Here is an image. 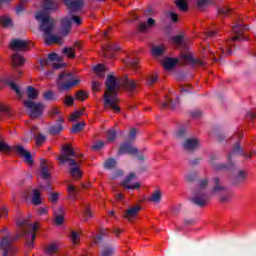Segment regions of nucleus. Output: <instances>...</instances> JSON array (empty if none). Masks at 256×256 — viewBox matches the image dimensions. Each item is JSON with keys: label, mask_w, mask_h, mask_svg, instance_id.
I'll return each mask as SVG.
<instances>
[{"label": "nucleus", "mask_w": 256, "mask_h": 256, "mask_svg": "<svg viewBox=\"0 0 256 256\" xmlns=\"http://www.w3.org/2000/svg\"><path fill=\"white\" fill-rule=\"evenodd\" d=\"M17 226L20 228V233L15 238L8 234L6 237H2L0 241V249L3 251V256H15L17 255V247L13 245V241H16L18 237H25L26 247L33 249L35 245V239L37 237V231H39V222L30 223L27 219L20 218L17 220Z\"/></svg>", "instance_id": "1"}, {"label": "nucleus", "mask_w": 256, "mask_h": 256, "mask_svg": "<svg viewBox=\"0 0 256 256\" xmlns=\"http://www.w3.org/2000/svg\"><path fill=\"white\" fill-rule=\"evenodd\" d=\"M212 184L213 187L209 190V180L207 178L199 180L198 186L191 197V201L194 205H198V207H205V205L209 203V199H211L209 195H213L215 193L220 195L221 203H227V201L231 199L233 192L223 187L219 178H214L212 180Z\"/></svg>", "instance_id": "2"}, {"label": "nucleus", "mask_w": 256, "mask_h": 256, "mask_svg": "<svg viewBox=\"0 0 256 256\" xmlns=\"http://www.w3.org/2000/svg\"><path fill=\"white\" fill-rule=\"evenodd\" d=\"M105 85L106 92L104 94V105L105 107H110L114 113H119L121 108L117 106V103H119L117 93H119L121 89H126V91H135L138 84L127 76H124L122 79H117L115 76L109 75L106 78Z\"/></svg>", "instance_id": "3"}, {"label": "nucleus", "mask_w": 256, "mask_h": 256, "mask_svg": "<svg viewBox=\"0 0 256 256\" xmlns=\"http://www.w3.org/2000/svg\"><path fill=\"white\" fill-rule=\"evenodd\" d=\"M59 7V4L55 0H44L43 9L44 11L36 14V20L39 21L40 31L44 32V43L45 45H63V38L53 35V29L55 27V21L49 16L47 11H55Z\"/></svg>", "instance_id": "4"}, {"label": "nucleus", "mask_w": 256, "mask_h": 256, "mask_svg": "<svg viewBox=\"0 0 256 256\" xmlns=\"http://www.w3.org/2000/svg\"><path fill=\"white\" fill-rule=\"evenodd\" d=\"M240 20H237L235 24L232 26V32L236 34V36L231 37L228 39L224 44H220L216 51L209 50L210 55L212 57V61L217 62L219 61L218 57H227V55H232L233 50L232 48L235 47L236 41H247L249 40V36L247 32L249 31V27L245 25L243 22V18L239 17Z\"/></svg>", "instance_id": "5"}, {"label": "nucleus", "mask_w": 256, "mask_h": 256, "mask_svg": "<svg viewBox=\"0 0 256 256\" xmlns=\"http://www.w3.org/2000/svg\"><path fill=\"white\" fill-rule=\"evenodd\" d=\"M58 161L63 164L70 161V175L73 179H81L83 172L81 171V163L83 162V155L74 150L71 145H65L62 148V153L58 157Z\"/></svg>", "instance_id": "6"}, {"label": "nucleus", "mask_w": 256, "mask_h": 256, "mask_svg": "<svg viewBox=\"0 0 256 256\" xmlns=\"http://www.w3.org/2000/svg\"><path fill=\"white\" fill-rule=\"evenodd\" d=\"M81 80H79V77H77L75 74L71 72H63L58 77L57 83H58V89L60 91H69V89H72V87H76V85H79Z\"/></svg>", "instance_id": "7"}, {"label": "nucleus", "mask_w": 256, "mask_h": 256, "mask_svg": "<svg viewBox=\"0 0 256 256\" xmlns=\"http://www.w3.org/2000/svg\"><path fill=\"white\" fill-rule=\"evenodd\" d=\"M0 151H4L5 153H9L10 151H15L24 160V163L27 165H33V156H31V152L25 150V148L21 145H16L14 147L8 146L7 143L0 141Z\"/></svg>", "instance_id": "8"}, {"label": "nucleus", "mask_w": 256, "mask_h": 256, "mask_svg": "<svg viewBox=\"0 0 256 256\" xmlns=\"http://www.w3.org/2000/svg\"><path fill=\"white\" fill-rule=\"evenodd\" d=\"M51 171H53V162L42 159L40 161V177H42L46 183L45 185L40 184V190L47 189L48 191H51V184L49 183V180L51 179Z\"/></svg>", "instance_id": "9"}, {"label": "nucleus", "mask_w": 256, "mask_h": 256, "mask_svg": "<svg viewBox=\"0 0 256 256\" xmlns=\"http://www.w3.org/2000/svg\"><path fill=\"white\" fill-rule=\"evenodd\" d=\"M22 71H18V75H12V76H4L0 79V89H3L4 87H10L12 91H15L18 99H21L23 97V93H21V90L19 89V86L15 84L14 81H17L19 77L22 75Z\"/></svg>", "instance_id": "10"}, {"label": "nucleus", "mask_w": 256, "mask_h": 256, "mask_svg": "<svg viewBox=\"0 0 256 256\" xmlns=\"http://www.w3.org/2000/svg\"><path fill=\"white\" fill-rule=\"evenodd\" d=\"M40 65L41 67H49V65H52L53 69H61V67H63V58L53 52L48 55V58H42Z\"/></svg>", "instance_id": "11"}, {"label": "nucleus", "mask_w": 256, "mask_h": 256, "mask_svg": "<svg viewBox=\"0 0 256 256\" xmlns=\"http://www.w3.org/2000/svg\"><path fill=\"white\" fill-rule=\"evenodd\" d=\"M24 106L29 109L31 119H37V117H41L45 109V105H43V103H35L31 100L24 101Z\"/></svg>", "instance_id": "12"}, {"label": "nucleus", "mask_w": 256, "mask_h": 256, "mask_svg": "<svg viewBox=\"0 0 256 256\" xmlns=\"http://www.w3.org/2000/svg\"><path fill=\"white\" fill-rule=\"evenodd\" d=\"M181 60L185 65H192V67H205V61L195 59L191 52L181 53Z\"/></svg>", "instance_id": "13"}, {"label": "nucleus", "mask_w": 256, "mask_h": 256, "mask_svg": "<svg viewBox=\"0 0 256 256\" xmlns=\"http://www.w3.org/2000/svg\"><path fill=\"white\" fill-rule=\"evenodd\" d=\"M31 47H33V42L28 40L15 39L10 43V49H12V51H27L31 49Z\"/></svg>", "instance_id": "14"}, {"label": "nucleus", "mask_w": 256, "mask_h": 256, "mask_svg": "<svg viewBox=\"0 0 256 256\" xmlns=\"http://www.w3.org/2000/svg\"><path fill=\"white\" fill-rule=\"evenodd\" d=\"M127 153L128 155H137L139 161H143V154L139 153L137 148L133 147L131 143H124L120 146L118 155H123Z\"/></svg>", "instance_id": "15"}, {"label": "nucleus", "mask_w": 256, "mask_h": 256, "mask_svg": "<svg viewBox=\"0 0 256 256\" xmlns=\"http://www.w3.org/2000/svg\"><path fill=\"white\" fill-rule=\"evenodd\" d=\"M72 21H74L76 25H81L82 23L81 18L79 16H72V18H63L61 35H69V32L71 31Z\"/></svg>", "instance_id": "16"}, {"label": "nucleus", "mask_w": 256, "mask_h": 256, "mask_svg": "<svg viewBox=\"0 0 256 256\" xmlns=\"http://www.w3.org/2000/svg\"><path fill=\"white\" fill-rule=\"evenodd\" d=\"M104 57L108 59H115V54L117 51H121V46L113 42H108L106 46L102 47Z\"/></svg>", "instance_id": "17"}, {"label": "nucleus", "mask_w": 256, "mask_h": 256, "mask_svg": "<svg viewBox=\"0 0 256 256\" xmlns=\"http://www.w3.org/2000/svg\"><path fill=\"white\" fill-rule=\"evenodd\" d=\"M139 211H141V206H132L124 211L123 217L126 221H135V218L139 215Z\"/></svg>", "instance_id": "18"}, {"label": "nucleus", "mask_w": 256, "mask_h": 256, "mask_svg": "<svg viewBox=\"0 0 256 256\" xmlns=\"http://www.w3.org/2000/svg\"><path fill=\"white\" fill-rule=\"evenodd\" d=\"M136 179V176L134 173H130L126 179L122 182V187L124 189H139L141 187V184L139 182H133Z\"/></svg>", "instance_id": "19"}, {"label": "nucleus", "mask_w": 256, "mask_h": 256, "mask_svg": "<svg viewBox=\"0 0 256 256\" xmlns=\"http://www.w3.org/2000/svg\"><path fill=\"white\" fill-rule=\"evenodd\" d=\"M233 155H243L244 157H246V159H251L252 157L251 153H245L243 149H241V144L239 143V141L235 143L232 151L230 152V154H228V163H231V157H233Z\"/></svg>", "instance_id": "20"}, {"label": "nucleus", "mask_w": 256, "mask_h": 256, "mask_svg": "<svg viewBox=\"0 0 256 256\" xmlns=\"http://www.w3.org/2000/svg\"><path fill=\"white\" fill-rule=\"evenodd\" d=\"M170 43L174 47H187V38L185 34H179L170 38Z\"/></svg>", "instance_id": "21"}, {"label": "nucleus", "mask_w": 256, "mask_h": 256, "mask_svg": "<svg viewBox=\"0 0 256 256\" xmlns=\"http://www.w3.org/2000/svg\"><path fill=\"white\" fill-rule=\"evenodd\" d=\"M71 13L83 9V0H63Z\"/></svg>", "instance_id": "22"}, {"label": "nucleus", "mask_w": 256, "mask_h": 256, "mask_svg": "<svg viewBox=\"0 0 256 256\" xmlns=\"http://www.w3.org/2000/svg\"><path fill=\"white\" fill-rule=\"evenodd\" d=\"M59 249H61V243L51 242L45 247V254L48 256H57L59 254Z\"/></svg>", "instance_id": "23"}, {"label": "nucleus", "mask_w": 256, "mask_h": 256, "mask_svg": "<svg viewBox=\"0 0 256 256\" xmlns=\"http://www.w3.org/2000/svg\"><path fill=\"white\" fill-rule=\"evenodd\" d=\"M53 213L55 225H63V221H65V210L63 207L54 208Z\"/></svg>", "instance_id": "24"}, {"label": "nucleus", "mask_w": 256, "mask_h": 256, "mask_svg": "<svg viewBox=\"0 0 256 256\" xmlns=\"http://www.w3.org/2000/svg\"><path fill=\"white\" fill-rule=\"evenodd\" d=\"M82 212H76L78 217H82L84 221H87V219H91L93 217V214H91V208H89V204L87 202H84L81 206Z\"/></svg>", "instance_id": "25"}, {"label": "nucleus", "mask_w": 256, "mask_h": 256, "mask_svg": "<svg viewBox=\"0 0 256 256\" xmlns=\"http://www.w3.org/2000/svg\"><path fill=\"white\" fill-rule=\"evenodd\" d=\"M151 27H155V20L153 18H149L147 22H142L138 26V31L140 33H147Z\"/></svg>", "instance_id": "26"}, {"label": "nucleus", "mask_w": 256, "mask_h": 256, "mask_svg": "<svg viewBox=\"0 0 256 256\" xmlns=\"http://www.w3.org/2000/svg\"><path fill=\"white\" fill-rule=\"evenodd\" d=\"M152 55L153 57H161V55H165V51H167V46L165 44H159L152 46Z\"/></svg>", "instance_id": "27"}, {"label": "nucleus", "mask_w": 256, "mask_h": 256, "mask_svg": "<svg viewBox=\"0 0 256 256\" xmlns=\"http://www.w3.org/2000/svg\"><path fill=\"white\" fill-rule=\"evenodd\" d=\"M12 64L13 67H23V65L25 64V58L23 57V55L15 52L12 55Z\"/></svg>", "instance_id": "28"}, {"label": "nucleus", "mask_w": 256, "mask_h": 256, "mask_svg": "<svg viewBox=\"0 0 256 256\" xmlns=\"http://www.w3.org/2000/svg\"><path fill=\"white\" fill-rule=\"evenodd\" d=\"M179 63V60L177 58H166L163 61V67L165 71H171V69H175V65Z\"/></svg>", "instance_id": "29"}, {"label": "nucleus", "mask_w": 256, "mask_h": 256, "mask_svg": "<svg viewBox=\"0 0 256 256\" xmlns=\"http://www.w3.org/2000/svg\"><path fill=\"white\" fill-rule=\"evenodd\" d=\"M198 147H199V140L195 138H190L186 140V142L184 143V149H186V151H193Z\"/></svg>", "instance_id": "30"}, {"label": "nucleus", "mask_w": 256, "mask_h": 256, "mask_svg": "<svg viewBox=\"0 0 256 256\" xmlns=\"http://www.w3.org/2000/svg\"><path fill=\"white\" fill-rule=\"evenodd\" d=\"M124 64L126 65V67H129L134 71H137V69H139V59L137 58L128 57L124 60Z\"/></svg>", "instance_id": "31"}, {"label": "nucleus", "mask_w": 256, "mask_h": 256, "mask_svg": "<svg viewBox=\"0 0 256 256\" xmlns=\"http://www.w3.org/2000/svg\"><path fill=\"white\" fill-rule=\"evenodd\" d=\"M94 73H96L97 77L103 79L105 77V71H107V66L103 64H98L94 68Z\"/></svg>", "instance_id": "32"}, {"label": "nucleus", "mask_w": 256, "mask_h": 256, "mask_svg": "<svg viewBox=\"0 0 256 256\" xmlns=\"http://www.w3.org/2000/svg\"><path fill=\"white\" fill-rule=\"evenodd\" d=\"M58 123L59 124H57V125H55V126H52L51 128H50V133H51V135H59V133L61 132V131H63V126H61V123H63V117H59L58 118Z\"/></svg>", "instance_id": "33"}, {"label": "nucleus", "mask_w": 256, "mask_h": 256, "mask_svg": "<svg viewBox=\"0 0 256 256\" xmlns=\"http://www.w3.org/2000/svg\"><path fill=\"white\" fill-rule=\"evenodd\" d=\"M173 97H175V94L173 92H169V94L165 96V100L162 103V107H175V104H173Z\"/></svg>", "instance_id": "34"}, {"label": "nucleus", "mask_w": 256, "mask_h": 256, "mask_svg": "<svg viewBox=\"0 0 256 256\" xmlns=\"http://www.w3.org/2000/svg\"><path fill=\"white\" fill-rule=\"evenodd\" d=\"M26 93H27L28 99H31L32 101H35V99L39 97V91L35 89V87L33 86H28Z\"/></svg>", "instance_id": "35"}, {"label": "nucleus", "mask_w": 256, "mask_h": 256, "mask_svg": "<svg viewBox=\"0 0 256 256\" xmlns=\"http://www.w3.org/2000/svg\"><path fill=\"white\" fill-rule=\"evenodd\" d=\"M35 129H37V127L33 126L31 129V133L34 135V137L36 139L37 147H40V145H43V143H45L46 137L43 134L35 135Z\"/></svg>", "instance_id": "36"}, {"label": "nucleus", "mask_w": 256, "mask_h": 256, "mask_svg": "<svg viewBox=\"0 0 256 256\" xmlns=\"http://www.w3.org/2000/svg\"><path fill=\"white\" fill-rule=\"evenodd\" d=\"M32 203L33 205H41L42 201H41V190L36 189L33 191L32 193Z\"/></svg>", "instance_id": "37"}, {"label": "nucleus", "mask_w": 256, "mask_h": 256, "mask_svg": "<svg viewBox=\"0 0 256 256\" xmlns=\"http://www.w3.org/2000/svg\"><path fill=\"white\" fill-rule=\"evenodd\" d=\"M161 197V190H156L150 195L148 201H151L152 203H159L161 201Z\"/></svg>", "instance_id": "38"}, {"label": "nucleus", "mask_w": 256, "mask_h": 256, "mask_svg": "<svg viewBox=\"0 0 256 256\" xmlns=\"http://www.w3.org/2000/svg\"><path fill=\"white\" fill-rule=\"evenodd\" d=\"M0 25L2 27H13V22L9 16H0Z\"/></svg>", "instance_id": "39"}, {"label": "nucleus", "mask_w": 256, "mask_h": 256, "mask_svg": "<svg viewBox=\"0 0 256 256\" xmlns=\"http://www.w3.org/2000/svg\"><path fill=\"white\" fill-rule=\"evenodd\" d=\"M68 195L71 199H77V188L72 184L68 185Z\"/></svg>", "instance_id": "40"}, {"label": "nucleus", "mask_w": 256, "mask_h": 256, "mask_svg": "<svg viewBox=\"0 0 256 256\" xmlns=\"http://www.w3.org/2000/svg\"><path fill=\"white\" fill-rule=\"evenodd\" d=\"M81 234H79L77 231H72L70 234V239L74 245H77L80 241Z\"/></svg>", "instance_id": "41"}, {"label": "nucleus", "mask_w": 256, "mask_h": 256, "mask_svg": "<svg viewBox=\"0 0 256 256\" xmlns=\"http://www.w3.org/2000/svg\"><path fill=\"white\" fill-rule=\"evenodd\" d=\"M176 7H178V9H180V11H187L188 6H187V2H185V0H176Z\"/></svg>", "instance_id": "42"}, {"label": "nucleus", "mask_w": 256, "mask_h": 256, "mask_svg": "<svg viewBox=\"0 0 256 256\" xmlns=\"http://www.w3.org/2000/svg\"><path fill=\"white\" fill-rule=\"evenodd\" d=\"M113 253H115L113 247L107 246L102 250L100 256H113Z\"/></svg>", "instance_id": "43"}, {"label": "nucleus", "mask_w": 256, "mask_h": 256, "mask_svg": "<svg viewBox=\"0 0 256 256\" xmlns=\"http://www.w3.org/2000/svg\"><path fill=\"white\" fill-rule=\"evenodd\" d=\"M0 113H3L4 115H7L8 117L11 116V109L9 106L0 103Z\"/></svg>", "instance_id": "44"}, {"label": "nucleus", "mask_w": 256, "mask_h": 256, "mask_svg": "<svg viewBox=\"0 0 256 256\" xmlns=\"http://www.w3.org/2000/svg\"><path fill=\"white\" fill-rule=\"evenodd\" d=\"M43 97H44V99L46 100V101H55V93L53 92V91H51V90H49V91H47V92H45L44 94H43Z\"/></svg>", "instance_id": "45"}, {"label": "nucleus", "mask_w": 256, "mask_h": 256, "mask_svg": "<svg viewBox=\"0 0 256 256\" xmlns=\"http://www.w3.org/2000/svg\"><path fill=\"white\" fill-rule=\"evenodd\" d=\"M115 165H117V162L115 161V159H112V158L106 160L104 163L105 169H113Z\"/></svg>", "instance_id": "46"}, {"label": "nucleus", "mask_w": 256, "mask_h": 256, "mask_svg": "<svg viewBox=\"0 0 256 256\" xmlns=\"http://www.w3.org/2000/svg\"><path fill=\"white\" fill-rule=\"evenodd\" d=\"M115 137H117V131H115V129L108 130L107 139L109 143H111V141H115Z\"/></svg>", "instance_id": "47"}, {"label": "nucleus", "mask_w": 256, "mask_h": 256, "mask_svg": "<svg viewBox=\"0 0 256 256\" xmlns=\"http://www.w3.org/2000/svg\"><path fill=\"white\" fill-rule=\"evenodd\" d=\"M63 53L67 55L69 59H75V50H73V48H64Z\"/></svg>", "instance_id": "48"}, {"label": "nucleus", "mask_w": 256, "mask_h": 256, "mask_svg": "<svg viewBox=\"0 0 256 256\" xmlns=\"http://www.w3.org/2000/svg\"><path fill=\"white\" fill-rule=\"evenodd\" d=\"M87 97H88V95L83 90L76 92L77 101H85V99H87Z\"/></svg>", "instance_id": "49"}, {"label": "nucleus", "mask_w": 256, "mask_h": 256, "mask_svg": "<svg viewBox=\"0 0 256 256\" xmlns=\"http://www.w3.org/2000/svg\"><path fill=\"white\" fill-rule=\"evenodd\" d=\"M83 127H85V123H77L72 127L71 131L72 133H79V131H83Z\"/></svg>", "instance_id": "50"}, {"label": "nucleus", "mask_w": 256, "mask_h": 256, "mask_svg": "<svg viewBox=\"0 0 256 256\" xmlns=\"http://www.w3.org/2000/svg\"><path fill=\"white\" fill-rule=\"evenodd\" d=\"M211 3H213V0H197L199 9H203L206 5H211Z\"/></svg>", "instance_id": "51"}, {"label": "nucleus", "mask_w": 256, "mask_h": 256, "mask_svg": "<svg viewBox=\"0 0 256 256\" xmlns=\"http://www.w3.org/2000/svg\"><path fill=\"white\" fill-rule=\"evenodd\" d=\"M105 146V142L98 140L95 142V144L92 146V149L94 151H99V149H103V147Z\"/></svg>", "instance_id": "52"}, {"label": "nucleus", "mask_w": 256, "mask_h": 256, "mask_svg": "<svg viewBox=\"0 0 256 256\" xmlns=\"http://www.w3.org/2000/svg\"><path fill=\"white\" fill-rule=\"evenodd\" d=\"M157 79H158L157 74H152V75L148 76V78H147L148 85H153V83H157Z\"/></svg>", "instance_id": "53"}, {"label": "nucleus", "mask_w": 256, "mask_h": 256, "mask_svg": "<svg viewBox=\"0 0 256 256\" xmlns=\"http://www.w3.org/2000/svg\"><path fill=\"white\" fill-rule=\"evenodd\" d=\"M246 177H247V173H245V171H239L236 179L238 183H241V181H245Z\"/></svg>", "instance_id": "54"}, {"label": "nucleus", "mask_w": 256, "mask_h": 256, "mask_svg": "<svg viewBox=\"0 0 256 256\" xmlns=\"http://www.w3.org/2000/svg\"><path fill=\"white\" fill-rule=\"evenodd\" d=\"M75 103V98L73 96H66L64 99V104H66L68 107H71Z\"/></svg>", "instance_id": "55"}, {"label": "nucleus", "mask_w": 256, "mask_h": 256, "mask_svg": "<svg viewBox=\"0 0 256 256\" xmlns=\"http://www.w3.org/2000/svg\"><path fill=\"white\" fill-rule=\"evenodd\" d=\"M25 3H27V0H22L20 5L16 7V13H21L25 9Z\"/></svg>", "instance_id": "56"}, {"label": "nucleus", "mask_w": 256, "mask_h": 256, "mask_svg": "<svg viewBox=\"0 0 256 256\" xmlns=\"http://www.w3.org/2000/svg\"><path fill=\"white\" fill-rule=\"evenodd\" d=\"M218 13H220V15H229V13H231V9L227 7L219 8Z\"/></svg>", "instance_id": "57"}, {"label": "nucleus", "mask_w": 256, "mask_h": 256, "mask_svg": "<svg viewBox=\"0 0 256 256\" xmlns=\"http://www.w3.org/2000/svg\"><path fill=\"white\" fill-rule=\"evenodd\" d=\"M50 115L52 117H55V115H61V110H59V108H57V107H54L51 109Z\"/></svg>", "instance_id": "58"}, {"label": "nucleus", "mask_w": 256, "mask_h": 256, "mask_svg": "<svg viewBox=\"0 0 256 256\" xmlns=\"http://www.w3.org/2000/svg\"><path fill=\"white\" fill-rule=\"evenodd\" d=\"M234 139H238V141H241V138L243 137V130H238L233 135Z\"/></svg>", "instance_id": "59"}, {"label": "nucleus", "mask_w": 256, "mask_h": 256, "mask_svg": "<svg viewBox=\"0 0 256 256\" xmlns=\"http://www.w3.org/2000/svg\"><path fill=\"white\" fill-rule=\"evenodd\" d=\"M201 115H202L201 110H195L191 113V117H193V119H199Z\"/></svg>", "instance_id": "60"}, {"label": "nucleus", "mask_w": 256, "mask_h": 256, "mask_svg": "<svg viewBox=\"0 0 256 256\" xmlns=\"http://www.w3.org/2000/svg\"><path fill=\"white\" fill-rule=\"evenodd\" d=\"M77 119H79V113L77 112L72 113L68 118V120L71 122L76 121Z\"/></svg>", "instance_id": "61"}, {"label": "nucleus", "mask_w": 256, "mask_h": 256, "mask_svg": "<svg viewBox=\"0 0 256 256\" xmlns=\"http://www.w3.org/2000/svg\"><path fill=\"white\" fill-rule=\"evenodd\" d=\"M9 213V210H7L5 207H0V217H7Z\"/></svg>", "instance_id": "62"}, {"label": "nucleus", "mask_w": 256, "mask_h": 256, "mask_svg": "<svg viewBox=\"0 0 256 256\" xmlns=\"http://www.w3.org/2000/svg\"><path fill=\"white\" fill-rule=\"evenodd\" d=\"M92 89L93 91H99V89H101V82H93L92 83Z\"/></svg>", "instance_id": "63"}, {"label": "nucleus", "mask_w": 256, "mask_h": 256, "mask_svg": "<svg viewBox=\"0 0 256 256\" xmlns=\"http://www.w3.org/2000/svg\"><path fill=\"white\" fill-rule=\"evenodd\" d=\"M48 211H49L48 208L40 207L38 208V215H47Z\"/></svg>", "instance_id": "64"}]
</instances>
